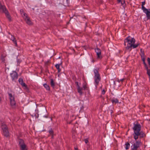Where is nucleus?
<instances>
[{
	"label": "nucleus",
	"instance_id": "25",
	"mask_svg": "<svg viewBox=\"0 0 150 150\" xmlns=\"http://www.w3.org/2000/svg\"><path fill=\"white\" fill-rule=\"evenodd\" d=\"M50 84L52 87H54V83L52 79H51Z\"/></svg>",
	"mask_w": 150,
	"mask_h": 150
},
{
	"label": "nucleus",
	"instance_id": "35",
	"mask_svg": "<svg viewBox=\"0 0 150 150\" xmlns=\"http://www.w3.org/2000/svg\"><path fill=\"white\" fill-rule=\"evenodd\" d=\"M125 79L124 78H123L122 79H120V81H121L122 82L125 80Z\"/></svg>",
	"mask_w": 150,
	"mask_h": 150
},
{
	"label": "nucleus",
	"instance_id": "14",
	"mask_svg": "<svg viewBox=\"0 0 150 150\" xmlns=\"http://www.w3.org/2000/svg\"><path fill=\"white\" fill-rule=\"evenodd\" d=\"M19 83L23 86L25 87H26V85L25 83L23 82V80L22 79L19 78L18 80Z\"/></svg>",
	"mask_w": 150,
	"mask_h": 150
},
{
	"label": "nucleus",
	"instance_id": "36",
	"mask_svg": "<svg viewBox=\"0 0 150 150\" xmlns=\"http://www.w3.org/2000/svg\"><path fill=\"white\" fill-rule=\"evenodd\" d=\"M43 117H46V118H47V115H44L43 116Z\"/></svg>",
	"mask_w": 150,
	"mask_h": 150
},
{
	"label": "nucleus",
	"instance_id": "12",
	"mask_svg": "<svg viewBox=\"0 0 150 150\" xmlns=\"http://www.w3.org/2000/svg\"><path fill=\"white\" fill-rule=\"evenodd\" d=\"M6 8L4 6L2 5L1 4L0 5V12L5 13V12L7 11Z\"/></svg>",
	"mask_w": 150,
	"mask_h": 150
},
{
	"label": "nucleus",
	"instance_id": "2",
	"mask_svg": "<svg viewBox=\"0 0 150 150\" xmlns=\"http://www.w3.org/2000/svg\"><path fill=\"white\" fill-rule=\"evenodd\" d=\"M135 42V40L134 38H132L130 36H128L127 38L124 41V45H126V43L127 42V44L126 48L127 50H129V51H130L132 50V48H135L138 47L139 45V43L137 44H134Z\"/></svg>",
	"mask_w": 150,
	"mask_h": 150
},
{
	"label": "nucleus",
	"instance_id": "1",
	"mask_svg": "<svg viewBox=\"0 0 150 150\" xmlns=\"http://www.w3.org/2000/svg\"><path fill=\"white\" fill-rule=\"evenodd\" d=\"M134 126L133 129L134 131V132L133 134L134 139L136 141L138 138L139 136L140 138H143L145 136V134L143 132L141 131V125L137 122L134 123Z\"/></svg>",
	"mask_w": 150,
	"mask_h": 150
},
{
	"label": "nucleus",
	"instance_id": "39",
	"mask_svg": "<svg viewBox=\"0 0 150 150\" xmlns=\"http://www.w3.org/2000/svg\"><path fill=\"white\" fill-rule=\"evenodd\" d=\"M52 135V136L51 138H52L53 139V135Z\"/></svg>",
	"mask_w": 150,
	"mask_h": 150
},
{
	"label": "nucleus",
	"instance_id": "27",
	"mask_svg": "<svg viewBox=\"0 0 150 150\" xmlns=\"http://www.w3.org/2000/svg\"><path fill=\"white\" fill-rule=\"evenodd\" d=\"M20 12L21 14L22 15V16H24V14H26V13H25L23 9H21L20 10Z\"/></svg>",
	"mask_w": 150,
	"mask_h": 150
},
{
	"label": "nucleus",
	"instance_id": "23",
	"mask_svg": "<svg viewBox=\"0 0 150 150\" xmlns=\"http://www.w3.org/2000/svg\"><path fill=\"white\" fill-rule=\"evenodd\" d=\"M125 149H129L130 147V145L129 143L127 142L125 144Z\"/></svg>",
	"mask_w": 150,
	"mask_h": 150
},
{
	"label": "nucleus",
	"instance_id": "38",
	"mask_svg": "<svg viewBox=\"0 0 150 150\" xmlns=\"http://www.w3.org/2000/svg\"><path fill=\"white\" fill-rule=\"evenodd\" d=\"M118 81L119 82H120L121 81H120V80H119V79H118Z\"/></svg>",
	"mask_w": 150,
	"mask_h": 150
},
{
	"label": "nucleus",
	"instance_id": "13",
	"mask_svg": "<svg viewBox=\"0 0 150 150\" xmlns=\"http://www.w3.org/2000/svg\"><path fill=\"white\" fill-rule=\"evenodd\" d=\"M62 62L61 61L60 62L59 64H57L55 65V67L58 70V73L60 72L61 71V69L59 68V66L62 65Z\"/></svg>",
	"mask_w": 150,
	"mask_h": 150
},
{
	"label": "nucleus",
	"instance_id": "6",
	"mask_svg": "<svg viewBox=\"0 0 150 150\" xmlns=\"http://www.w3.org/2000/svg\"><path fill=\"white\" fill-rule=\"evenodd\" d=\"M18 142L21 150H27L26 148V145L24 143L23 139H19L18 140Z\"/></svg>",
	"mask_w": 150,
	"mask_h": 150
},
{
	"label": "nucleus",
	"instance_id": "15",
	"mask_svg": "<svg viewBox=\"0 0 150 150\" xmlns=\"http://www.w3.org/2000/svg\"><path fill=\"white\" fill-rule=\"evenodd\" d=\"M5 13L6 17L8 19V20L10 21H11V17L8 11H5Z\"/></svg>",
	"mask_w": 150,
	"mask_h": 150
},
{
	"label": "nucleus",
	"instance_id": "41",
	"mask_svg": "<svg viewBox=\"0 0 150 150\" xmlns=\"http://www.w3.org/2000/svg\"><path fill=\"white\" fill-rule=\"evenodd\" d=\"M60 58V57H59V58Z\"/></svg>",
	"mask_w": 150,
	"mask_h": 150
},
{
	"label": "nucleus",
	"instance_id": "28",
	"mask_svg": "<svg viewBox=\"0 0 150 150\" xmlns=\"http://www.w3.org/2000/svg\"><path fill=\"white\" fill-rule=\"evenodd\" d=\"M49 132L50 134L51 135H53L54 132L53 130L51 129L49 130Z\"/></svg>",
	"mask_w": 150,
	"mask_h": 150
},
{
	"label": "nucleus",
	"instance_id": "24",
	"mask_svg": "<svg viewBox=\"0 0 150 150\" xmlns=\"http://www.w3.org/2000/svg\"><path fill=\"white\" fill-rule=\"evenodd\" d=\"M43 85L46 90H50V88L49 86L47 84L45 83Z\"/></svg>",
	"mask_w": 150,
	"mask_h": 150
},
{
	"label": "nucleus",
	"instance_id": "40",
	"mask_svg": "<svg viewBox=\"0 0 150 150\" xmlns=\"http://www.w3.org/2000/svg\"><path fill=\"white\" fill-rule=\"evenodd\" d=\"M75 150H78L77 148H75Z\"/></svg>",
	"mask_w": 150,
	"mask_h": 150
},
{
	"label": "nucleus",
	"instance_id": "17",
	"mask_svg": "<svg viewBox=\"0 0 150 150\" xmlns=\"http://www.w3.org/2000/svg\"><path fill=\"white\" fill-rule=\"evenodd\" d=\"M143 63L144 64L145 67V68L147 70V74H149L150 73V69H148V67L147 66V65L146 64L145 62V61L143 62Z\"/></svg>",
	"mask_w": 150,
	"mask_h": 150
},
{
	"label": "nucleus",
	"instance_id": "30",
	"mask_svg": "<svg viewBox=\"0 0 150 150\" xmlns=\"http://www.w3.org/2000/svg\"><path fill=\"white\" fill-rule=\"evenodd\" d=\"M147 62L150 68V58L149 57L147 58Z\"/></svg>",
	"mask_w": 150,
	"mask_h": 150
},
{
	"label": "nucleus",
	"instance_id": "21",
	"mask_svg": "<svg viewBox=\"0 0 150 150\" xmlns=\"http://www.w3.org/2000/svg\"><path fill=\"white\" fill-rule=\"evenodd\" d=\"M141 55V56L142 60L143 62L145 61V57L144 52H142Z\"/></svg>",
	"mask_w": 150,
	"mask_h": 150
},
{
	"label": "nucleus",
	"instance_id": "42",
	"mask_svg": "<svg viewBox=\"0 0 150 150\" xmlns=\"http://www.w3.org/2000/svg\"><path fill=\"white\" fill-rule=\"evenodd\" d=\"M51 120H52V119L51 118Z\"/></svg>",
	"mask_w": 150,
	"mask_h": 150
},
{
	"label": "nucleus",
	"instance_id": "31",
	"mask_svg": "<svg viewBox=\"0 0 150 150\" xmlns=\"http://www.w3.org/2000/svg\"><path fill=\"white\" fill-rule=\"evenodd\" d=\"M75 83L77 86V88H78V87H80V86L79 85V82H76Z\"/></svg>",
	"mask_w": 150,
	"mask_h": 150
},
{
	"label": "nucleus",
	"instance_id": "29",
	"mask_svg": "<svg viewBox=\"0 0 150 150\" xmlns=\"http://www.w3.org/2000/svg\"><path fill=\"white\" fill-rule=\"evenodd\" d=\"M1 60L2 62L4 63H5V59L4 57H3L2 56L1 57Z\"/></svg>",
	"mask_w": 150,
	"mask_h": 150
},
{
	"label": "nucleus",
	"instance_id": "7",
	"mask_svg": "<svg viewBox=\"0 0 150 150\" xmlns=\"http://www.w3.org/2000/svg\"><path fill=\"white\" fill-rule=\"evenodd\" d=\"M8 95L10 99V105L12 107L14 108L16 105V102L15 101L14 97L11 93H9Z\"/></svg>",
	"mask_w": 150,
	"mask_h": 150
},
{
	"label": "nucleus",
	"instance_id": "43",
	"mask_svg": "<svg viewBox=\"0 0 150 150\" xmlns=\"http://www.w3.org/2000/svg\"><path fill=\"white\" fill-rule=\"evenodd\" d=\"M68 0H67V1Z\"/></svg>",
	"mask_w": 150,
	"mask_h": 150
},
{
	"label": "nucleus",
	"instance_id": "16",
	"mask_svg": "<svg viewBox=\"0 0 150 150\" xmlns=\"http://www.w3.org/2000/svg\"><path fill=\"white\" fill-rule=\"evenodd\" d=\"M5 13L6 17L8 19V20L10 21H11V17L8 11H5Z\"/></svg>",
	"mask_w": 150,
	"mask_h": 150
},
{
	"label": "nucleus",
	"instance_id": "10",
	"mask_svg": "<svg viewBox=\"0 0 150 150\" xmlns=\"http://www.w3.org/2000/svg\"><path fill=\"white\" fill-rule=\"evenodd\" d=\"M95 50L97 56V58L101 59L102 58V56L101 55V50L97 48Z\"/></svg>",
	"mask_w": 150,
	"mask_h": 150
},
{
	"label": "nucleus",
	"instance_id": "32",
	"mask_svg": "<svg viewBox=\"0 0 150 150\" xmlns=\"http://www.w3.org/2000/svg\"><path fill=\"white\" fill-rule=\"evenodd\" d=\"M21 62V60L20 59H17V62L18 63V64H19Z\"/></svg>",
	"mask_w": 150,
	"mask_h": 150
},
{
	"label": "nucleus",
	"instance_id": "3",
	"mask_svg": "<svg viewBox=\"0 0 150 150\" xmlns=\"http://www.w3.org/2000/svg\"><path fill=\"white\" fill-rule=\"evenodd\" d=\"M95 74L94 79L95 82V85L96 87L99 84V81L101 79L100 75L98 73V70L97 69H95L94 70Z\"/></svg>",
	"mask_w": 150,
	"mask_h": 150
},
{
	"label": "nucleus",
	"instance_id": "20",
	"mask_svg": "<svg viewBox=\"0 0 150 150\" xmlns=\"http://www.w3.org/2000/svg\"><path fill=\"white\" fill-rule=\"evenodd\" d=\"M11 40L13 41L14 43L16 45V46H17V44L16 40L14 37L11 36Z\"/></svg>",
	"mask_w": 150,
	"mask_h": 150
},
{
	"label": "nucleus",
	"instance_id": "9",
	"mask_svg": "<svg viewBox=\"0 0 150 150\" xmlns=\"http://www.w3.org/2000/svg\"><path fill=\"white\" fill-rule=\"evenodd\" d=\"M10 75L12 79V81H14L18 79V74L15 71H13L12 73H11Z\"/></svg>",
	"mask_w": 150,
	"mask_h": 150
},
{
	"label": "nucleus",
	"instance_id": "4",
	"mask_svg": "<svg viewBox=\"0 0 150 150\" xmlns=\"http://www.w3.org/2000/svg\"><path fill=\"white\" fill-rule=\"evenodd\" d=\"M1 128L2 130L3 134L6 137H8L9 136V132L8 131V127L4 123L2 124Z\"/></svg>",
	"mask_w": 150,
	"mask_h": 150
},
{
	"label": "nucleus",
	"instance_id": "22",
	"mask_svg": "<svg viewBox=\"0 0 150 150\" xmlns=\"http://www.w3.org/2000/svg\"><path fill=\"white\" fill-rule=\"evenodd\" d=\"M145 1L142 2V8L143 11L146 9L144 6V5L145 4Z\"/></svg>",
	"mask_w": 150,
	"mask_h": 150
},
{
	"label": "nucleus",
	"instance_id": "18",
	"mask_svg": "<svg viewBox=\"0 0 150 150\" xmlns=\"http://www.w3.org/2000/svg\"><path fill=\"white\" fill-rule=\"evenodd\" d=\"M77 88L78 90V92L80 94V95H82V91L83 89V88H81L80 87H78V88Z\"/></svg>",
	"mask_w": 150,
	"mask_h": 150
},
{
	"label": "nucleus",
	"instance_id": "11",
	"mask_svg": "<svg viewBox=\"0 0 150 150\" xmlns=\"http://www.w3.org/2000/svg\"><path fill=\"white\" fill-rule=\"evenodd\" d=\"M143 12L146 14L147 18L150 19V9H146L143 11Z\"/></svg>",
	"mask_w": 150,
	"mask_h": 150
},
{
	"label": "nucleus",
	"instance_id": "5",
	"mask_svg": "<svg viewBox=\"0 0 150 150\" xmlns=\"http://www.w3.org/2000/svg\"><path fill=\"white\" fill-rule=\"evenodd\" d=\"M141 144V142L140 141H136L131 146V150H137ZM139 150H141V149Z\"/></svg>",
	"mask_w": 150,
	"mask_h": 150
},
{
	"label": "nucleus",
	"instance_id": "8",
	"mask_svg": "<svg viewBox=\"0 0 150 150\" xmlns=\"http://www.w3.org/2000/svg\"><path fill=\"white\" fill-rule=\"evenodd\" d=\"M23 17L27 24L28 25H31L32 24V23L27 14L24 13V16H23Z\"/></svg>",
	"mask_w": 150,
	"mask_h": 150
},
{
	"label": "nucleus",
	"instance_id": "26",
	"mask_svg": "<svg viewBox=\"0 0 150 150\" xmlns=\"http://www.w3.org/2000/svg\"><path fill=\"white\" fill-rule=\"evenodd\" d=\"M82 88L84 90L87 89V84L86 83H84L83 84V86Z\"/></svg>",
	"mask_w": 150,
	"mask_h": 150
},
{
	"label": "nucleus",
	"instance_id": "34",
	"mask_svg": "<svg viewBox=\"0 0 150 150\" xmlns=\"http://www.w3.org/2000/svg\"><path fill=\"white\" fill-rule=\"evenodd\" d=\"M105 91L104 89L102 91V94L104 95L105 93Z\"/></svg>",
	"mask_w": 150,
	"mask_h": 150
},
{
	"label": "nucleus",
	"instance_id": "37",
	"mask_svg": "<svg viewBox=\"0 0 150 150\" xmlns=\"http://www.w3.org/2000/svg\"><path fill=\"white\" fill-rule=\"evenodd\" d=\"M117 0V1L118 3H120V2H121V0Z\"/></svg>",
	"mask_w": 150,
	"mask_h": 150
},
{
	"label": "nucleus",
	"instance_id": "19",
	"mask_svg": "<svg viewBox=\"0 0 150 150\" xmlns=\"http://www.w3.org/2000/svg\"><path fill=\"white\" fill-rule=\"evenodd\" d=\"M111 101L112 103H117L119 102L118 100L116 98L112 99Z\"/></svg>",
	"mask_w": 150,
	"mask_h": 150
},
{
	"label": "nucleus",
	"instance_id": "33",
	"mask_svg": "<svg viewBox=\"0 0 150 150\" xmlns=\"http://www.w3.org/2000/svg\"><path fill=\"white\" fill-rule=\"evenodd\" d=\"M84 141L86 144H87L88 142V140L87 139H84Z\"/></svg>",
	"mask_w": 150,
	"mask_h": 150
}]
</instances>
